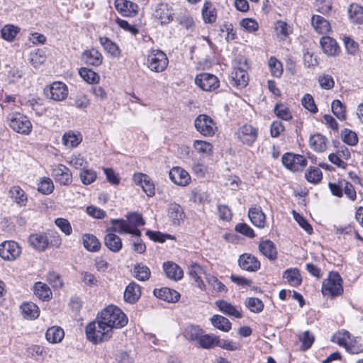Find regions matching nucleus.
<instances>
[{
  "label": "nucleus",
  "mask_w": 363,
  "mask_h": 363,
  "mask_svg": "<svg viewBox=\"0 0 363 363\" xmlns=\"http://www.w3.org/2000/svg\"><path fill=\"white\" fill-rule=\"evenodd\" d=\"M86 335L87 339L97 344L109 340L113 334V331L98 315L96 320L89 323L86 326Z\"/></svg>",
  "instance_id": "nucleus-1"
},
{
  "label": "nucleus",
  "mask_w": 363,
  "mask_h": 363,
  "mask_svg": "<svg viewBox=\"0 0 363 363\" xmlns=\"http://www.w3.org/2000/svg\"><path fill=\"white\" fill-rule=\"evenodd\" d=\"M98 315L112 331L114 328H123L128 323L125 314L121 308L113 305L106 307Z\"/></svg>",
  "instance_id": "nucleus-2"
},
{
  "label": "nucleus",
  "mask_w": 363,
  "mask_h": 363,
  "mask_svg": "<svg viewBox=\"0 0 363 363\" xmlns=\"http://www.w3.org/2000/svg\"><path fill=\"white\" fill-rule=\"evenodd\" d=\"M248 68L247 59L245 57L239 56L234 60L230 76V83L233 86L243 88L247 85L249 76L247 70Z\"/></svg>",
  "instance_id": "nucleus-3"
},
{
  "label": "nucleus",
  "mask_w": 363,
  "mask_h": 363,
  "mask_svg": "<svg viewBox=\"0 0 363 363\" xmlns=\"http://www.w3.org/2000/svg\"><path fill=\"white\" fill-rule=\"evenodd\" d=\"M7 123L9 127L15 132L28 135L33 129V125L28 118L19 112L9 114Z\"/></svg>",
  "instance_id": "nucleus-4"
},
{
  "label": "nucleus",
  "mask_w": 363,
  "mask_h": 363,
  "mask_svg": "<svg viewBox=\"0 0 363 363\" xmlns=\"http://www.w3.org/2000/svg\"><path fill=\"white\" fill-rule=\"evenodd\" d=\"M169 64L167 55L160 50H151L146 57L145 65L152 72H162Z\"/></svg>",
  "instance_id": "nucleus-5"
},
{
  "label": "nucleus",
  "mask_w": 363,
  "mask_h": 363,
  "mask_svg": "<svg viewBox=\"0 0 363 363\" xmlns=\"http://www.w3.org/2000/svg\"><path fill=\"white\" fill-rule=\"evenodd\" d=\"M324 296H338L343 293L342 279L337 272H331L322 284Z\"/></svg>",
  "instance_id": "nucleus-6"
},
{
  "label": "nucleus",
  "mask_w": 363,
  "mask_h": 363,
  "mask_svg": "<svg viewBox=\"0 0 363 363\" xmlns=\"http://www.w3.org/2000/svg\"><path fill=\"white\" fill-rule=\"evenodd\" d=\"M194 126L196 130L205 137L213 136L217 130L216 123L206 114L199 115L194 121Z\"/></svg>",
  "instance_id": "nucleus-7"
},
{
  "label": "nucleus",
  "mask_w": 363,
  "mask_h": 363,
  "mask_svg": "<svg viewBox=\"0 0 363 363\" xmlns=\"http://www.w3.org/2000/svg\"><path fill=\"white\" fill-rule=\"evenodd\" d=\"M46 96L55 101H64L68 95L67 86L60 81L52 82L45 89Z\"/></svg>",
  "instance_id": "nucleus-8"
},
{
  "label": "nucleus",
  "mask_w": 363,
  "mask_h": 363,
  "mask_svg": "<svg viewBox=\"0 0 363 363\" xmlns=\"http://www.w3.org/2000/svg\"><path fill=\"white\" fill-rule=\"evenodd\" d=\"M236 136L239 142L251 146L257 138L258 130L252 125L244 124L236 131Z\"/></svg>",
  "instance_id": "nucleus-9"
},
{
  "label": "nucleus",
  "mask_w": 363,
  "mask_h": 363,
  "mask_svg": "<svg viewBox=\"0 0 363 363\" xmlns=\"http://www.w3.org/2000/svg\"><path fill=\"white\" fill-rule=\"evenodd\" d=\"M282 163L288 169L299 172L307 165V160L303 155L288 152L283 155Z\"/></svg>",
  "instance_id": "nucleus-10"
},
{
  "label": "nucleus",
  "mask_w": 363,
  "mask_h": 363,
  "mask_svg": "<svg viewBox=\"0 0 363 363\" xmlns=\"http://www.w3.org/2000/svg\"><path fill=\"white\" fill-rule=\"evenodd\" d=\"M195 84L205 91H213L220 86L218 77L209 73H201L196 75Z\"/></svg>",
  "instance_id": "nucleus-11"
},
{
  "label": "nucleus",
  "mask_w": 363,
  "mask_h": 363,
  "mask_svg": "<svg viewBox=\"0 0 363 363\" xmlns=\"http://www.w3.org/2000/svg\"><path fill=\"white\" fill-rule=\"evenodd\" d=\"M52 176L55 182L60 185H69L72 181L70 169L62 164H57L52 168Z\"/></svg>",
  "instance_id": "nucleus-12"
},
{
  "label": "nucleus",
  "mask_w": 363,
  "mask_h": 363,
  "mask_svg": "<svg viewBox=\"0 0 363 363\" xmlns=\"http://www.w3.org/2000/svg\"><path fill=\"white\" fill-rule=\"evenodd\" d=\"M351 336L348 331L341 330L332 336L331 341L344 347L348 352L358 354V349L354 347L352 342H348L351 339Z\"/></svg>",
  "instance_id": "nucleus-13"
},
{
  "label": "nucleus",
  "mask_w": 363,
  "mask_h": 363,
  "mask_svg": "<svg viewBox=\"0 0 363 363\" xmlns=\"http://www.w3.org/2000/svg\"><path fill=\"white\" fill-rule=\"evenodd\" d=\"M169 176L173 183L181 186H187L191 181L188 172L180 167H172L169 172Z\"/></svg>",
  "instance_id": "nucleus-14"
},
{
  "label": "nucleus",
  "mask_w": 363,
  "mask_h": 363,
  "mask_svg": "<svg viewBox=\"0 0 363 363\" xmlns=\"http://www.w3.org/2000/svg\"><path fill=\"white\" fill-rule=\"evenodd\" d=\"M21 254V248L14 241L1 242V259L7 261L16 259Z\"/></svg>",
  "instance_id": "nucleus-15"
},
{
  "label": "nucleus",
  "mask_w": 363,
  "mask_h": 363,
  "mask_svg": "<svg viewBox=\"0 0 363 363\" xmlns=\"http://www.w3.org/2000/svg\"><path fill=\"white\" fill-rule=\"evenodd\" d=\"M134 182L141 186L143 190L147 196H153L155 193V184L150 177L143 173H137L133 175Z\"/></svg>",
  "instance_id": "nucleus-16"
},
{
  "label": "nucleus",
  "mask_w": 363,
  "mask_h": 363,
  "mask_svg": "<svg viewBox=\"0 0 363 363\" xmlns=\"http://www.w3.org/2000/svg\"><path fill=\"white\" fill-rule=\"evenodd\" d=\"M238 264L242 269L248 272H256L260 268V262L257 257L248 253L239 257Z\"/></svg>",
  "instance_id": "nucleus-17"
},
{
  "label": "nucleus",
  "mask_w": 363,
  "mask_h": 363,
  "mask_svg": "<svg viewBox=\"0 0 363 363\" xmlns=\"http://www.w3.org/2000/svg\"><path fill=\"white\" fill-rule=\"evenodd\" d=\"M153 16L161 24L169 23L173 20V12L167 4H158Z\"/></svg>",
  "instance_id": "nucleus-18"
},
{
  "label": "nucleus",
  "mask_w": 363,
  "mask_h": 363,
  "mask_svg": "<svg viewBox=\"0 0 363 363\" xmlns=\"http://www.w3.org/2000/svg\"><path fill=\"white\" fill-rule=\"evenodd\" d=\"M215 304L220 312L227 315L235 318H241L242 317L240 307L234 306L225 300H218L216 301Z\"/></svg>",
  "instance_id": "nucleus-19"
},
{
  "label": "nucleus",
  "mask_w": 363,
  "mask_h": 363,
  "mask_svg": "<svg viewBox=\"0 0 363 363\" xmlns=\"http://www.w3.org/2000/svg\"><path fill=\"white\" fill-rule=\"evenodd\" d=\"M116 9L124 16H133L138 12V5L128 0H116Z\"/></svg>",
  "instance_id": "nucleus-20"
},
{
  "label": "nucleus",
  "mask_w": 363,
  "mask_h": 363,
  "mask_svg": "<svg viewBox=\"0 0 363 363\" xmlns=\"http://www.w3.org/2000/svg\"><path fill=\"white\" fill-rule=\"evenodd\" d=\"M82 60L89 65L98 67L102 64L103 56L98 50L91 48L83 52Z\"/></svg>",
  "instance_id": "nucleus-21"
},
{
  "label": "nucleus",
  "mask_w": 363,
  "mask_h": 363,
  "mask_svg": "<svg viewBox=\"0 0 363 363\" xmlns=\"http://www.w3.org/2000/svg\"><path fill=\"white\" fill-rule=\"evenodd\" d=\"M28 242L33 248L40 251H45L49 245L48 238L43 233L31 234L29 236Z\"/></svg>",
  "instance_id": "nucleus-22"
},
{
  "label": "nucleus",
  "mask_w": 363,
  "mask_h": 363,
  "mask_svg": "<svg viewBox=\"0 0 363 363\" xmlns=\"http://www.w3.org/2000/svg\"><path fill=\"white\" fill-rule=\"evenodd\" d=\"M311 21L313 29L319 34H327L331 30L330 22L320 15H313Z\"/></svg>",
  "instance_id": "nucleus-23"
},
{
  "label": "nucleus",
  "mask_w": 363,
  "mask_h": 363,
  "mask_svg": "<svg viewBox=\"0 0 363 363\" xmlns=\"http://www.w3.org/2000/svg\"><path fill=\"white\" fill-rule=\"evenodd\" d=\"M168 217L173 225H179L185 218L182 207L176 203H170L168 208Z\"/></svg>",
  "instance_id": "nucleus-24"
},
{
  "label": "nucleus",
  "mask_w": 363,
  "mask_h": 363,
  "mask_svg": "<svg viewBox=\"0 0 363 363\" xmlns=\"http://www.w3.org/2000/svg\"><path fill=\"white\" fill-rule=\"evenodd\" d=\"M320 44L323 51L328 55L335 56L340 51V48L335 40L329 36L322 37Z\"/></svg>",
  "instance_id": "nucleus-25"
},
{
  "label": "nucleus",
  "mask_w": 363,
  "mask_h": 363,
  "mask_svg": "<svg viewBox=\"0 0 363 363\" xmlns=\"http://www.w3.org/2000/svg\"><path fill=\"white\" fill-rule=\"evenodd\" d=\"M251 222L257 227L263 228L265 226L266 216L259 206L251 207L248 212Z\"/></svg>",
  "instance_id": "nucleus-26"
},
{
  "label": "nucleus",
  "mask_w": 363,
  "mask_h": 363,
  "mask_svg": "<svg viewBox=\"0 0 363 363\" xmlns=\"http://www.w3.org/2000/svg\"><path fill=\"white\" fill-rule=\"evenodd\" d=\"M82 141V135L78 131L69 130L64 133L62 142L69 148L77 147Z\"/></svg>",
  "instance_id": "nucleus-27"
},
{
  "label": "nucleus",
  "mask_w": 363,
  "mask_h": 363,
  "mask_svg": "<svg viewBox=\"0 0 363 363\" xmlns=\"http://www.w3.org/2000/svg\"><path fill=\"white\" fill-rule=\"evenodd\" d=\"M189 277L197 283L198 287L201 290H205L206 285L201 278V274H204L203 267L196 262H192L188 268Z\"/></svg>",
  "instance_id": "nucleus-28"
},
{
  "label": "nucleus",
  "mask_w": 363,
  "mask_h": 363,
  "mask_svg": "<svg viewBox=\"0 0 363 363\" xmlns=\"http://www.w3.org/2000/svg\"><path fill=\"white\" fill-rule=\"evenodd\" d=\"M105 246L113 252H118L123 247L121 238L116 233L107 232L104 237Z\"/></svg>",
  "instance_id": "nucleus-29"
},
{
  "label": "nucleus",
  "mask_w": 363,
  "mask_h": 363,
  "mask_svg": "<svg viewBox=\"0 0 363 363\" xmlns=\"http://www.w3.org/2000/svg\"><path fill=\"white\" fill-rule=\"evenodd\" d=\"M153 293L156 297L172 303L177 302L180 297V294L177 291L166 287L155 289Z\"/></svg>",
  "instance_id": "nucleus-30"
},
{
  "label": "nucleus",
  "mask_w": 363,
  "mask_h": 363,
  "mask_svg": "<svg viewBox=\"0 0 363 363\" xmlns=\"http://www.w3.org/2000/svg\"><path fill=\"white\" fill-rule=\"evenodd\" d=\"M259 250L260 252L269 260L274 261L277 257L276 246L274 243L269 240L260 242L259 245Z\"/></svg>",
  "instance_id": "nucleus-31"
},
{
  "label": "nucleus",
  "mask_w": 363,
  "mask_h": 363,
  "mask_svg": "<svg viewBox=\"0 0 363 363\" xmlns=\"http://www.w3.org/2000/svg\"><path fill=\"white\" fill-rule=\"evenodd\" d=\"M84 247L89 252H96L101 249V242L93 234L85 233L82 236Z\"/></svg>",
  "instance_id": "nucleus-32"
},
{
  "label": "nucleus",
  "mask_w": 363,
  "mask_h": 363,
  "mask_svg": "<svg viewBox=\"0 0 363 363\" xmlns=\"http://www.w3.org/2000/svg\"><path fill=\"white\" fill-rule=\"evenodd\" d=\"M328 140L320 133H316L310 137L309 145L311 149L317 152H323L327 148Z\"/></svg>",
  "instance_id": "nucleus-33"
},
{
  "label": "nucleus",
  "mask_w": 363,
  "mask_h": 363,
  "mask_svg": "<svg viewBox=\"0 0 363 363\" xmlns=\"http://www.w3.org/2000/svg\"><path fill=\"white\" fill-rule=\"evenodd\" d=\"M164 271L167 277L171 279L180 280L184 275L183 270L175 263L167 262L163 264Z\"/></svg>",
  "instance_id": "nucleus-34"
},
{
  "label": "nucleus",
  "mask_w": 363,
  "mask_h": 363,
  "mask_svg": "<svg viewBox=\"0 0 363 363\" xmlns=\"http://www.w3.org/2000/svg\"><path fill=\"white\" fill-rule=\"evenodd\" d=\"M141 291L139 285L135 282L130 283L124 291V300L130 303L136 302L140 297Z\"/></svg>",
  "instance_id": "nucleus-35"
},
{
  "label": "nucleus",
  "mask_w": 363,
  "mask_h": 363,
  "mask_svg": "<svg viewBox=\"0 0 363 363\" xmlns=\"http://www.w3.org/2000/svg\"><path fill=\"white\" fill-rule=\"evenodd\" d=\"M283 278L291 286L296 287L302 282V277L297 268H289L283 273Z\"/></svg>",
  "instance_id": "nucleus-36"
},
{
  "label": "nucleus",
  "mask_w": 363,
  "mask_h": 363,
  "mask_svg": "<svg viewBox=\"0 0 363 363\" xmlns=\"http://www.w3.org/2000/svg\"><path fill=\"white\" fill-rule=\"evenodd\" d=\"M6 80L9 83H16L23 77V73L16 65H6L4 71Z\"/></svg>",
  "instance_id": "nucleus-37"
},
{
  "label": "nucleus",
  "mask_w": 363,
  "mask_h": 363,
  "mask_svg": "<svg viewBox=\"0 0 363 363\" xmlns=\"http://www.w3.org/2000/svg\"><path fill=\"white\" fill-rule=\"evenodd\" d=\"M65 336L64 330L60 326L50 327L45 333V338L52 344L60 342Z\"/></svg>",
  "instance_id": "nucleus-38"
},
{
  "label": "nucleus",
  "mask_w": 363,
  "mask_h": 363,
  "mask_svg": "<svg viewBox=\"0 0 363 363\" xmlns=\"http://www.w3.org/2000/svg\"><path fill=\"white\" fill-rule=\"evenodd\" d=\"M111 226L106 229V232L112 233H118L119 234L127 233L130 227V223L125 219H115L110 220Z\"/></svg>",
  "instance_id": "nucleus-39"
},
{
  "label": "nucleus",
  "mask_w": 363,
  "mask_h": 363,
  "mask_svg": "<svg viewBox=\"0 0 363 363\" xmlns=\"http://www.w3.org/2000/svg\"><path fill=\"white\" fill-rule=\"evenodd\" d=\"M9 194L13 201L20 207L26 206L28 196L26 192L18 186H13L9 190Z\"/></svg>",
  "instance_id": "nucleus-40"
},
{
  "label": "nucleus",
  "mask_w": 363,
  "mask_h": 363,
  "mask_svg": "<svg viewBox=\"0 0 363 363\" xmlns=\"http://www.w3.org/2000/svg\"><path fill=\"white\" fill-rule=\"evenodd\" d=\"M22 315L28 320H34L39 316L38 306L33 302H26L21 306Z\"/></svg>",
  "instance_id": "nucleus-41"
},
{
  "label": "nucleus",
  "mask_w": 363,
  "mask_h": 363,
  "mask_svg": "<svg viewBox=\"0 0 363 363\" xmlns=\"http://www.w3.org/2000/svg\"><path fill=\"white\" fill-rule=\"evenodd\" d=\"M35 295L43 301H48L52 296L49 286L43 282H36L33 286Z\"/></svg>",
  "instance_id": "nucleus-42"
},
{
  "label": "nucleus",
  "mask_w": 363,
  "mask_h": 363,
  "mask_svg": "<svg viewBox=\"0 0 363 363\" xmlns=\"http://www.w3.org/2000/svg\"><path fill=\"white\" fill-rule=\"evenodd\" d=\"M193 147L198 154L202 156H210L213 153V145L205 140H194Z\"/></svg>",
  "instance_id": "nucleus-43"
},
{
  "label": "nucleus",
  "mask_w": 363,
  "mask_h": 363,
  "mask_svg": "<svg viewBox=\"0 0 363 363\" xmlns=\"http://www.w3.org/2000/svg\"><path fill=\"white\" fill-rule=\"evenodd\" d=\"M211 322L213 327L221 331L228 332L231 329L232 324L230 320L220 315H213Z\"/></svg>",
  "instance_id": "nucleus-44"
},
{
  "label": "nucleus",
  "mask_w": 363,
  "mask_h": 363,
  "mask_svg": "<svg viewBox=\"0 0 363 363\" xmlns=\"http://www.w3.org/2000/svg\"><path fill=\"white\" fill-rule=\"evenodd\" d=\"M350 19L356 23H363V7L357 4H351L348 8Z\"/></svg>",
  "instance_id": "nucleus-45"
},
{
  "label": "nucleus",
  "mask_w": 363,
  "mask_h": 363,
  "mask_svg": "<svg viewBox=\"0 0 363 363\" xmlns=\"http://www.w3.org/2000/svg\"><path fill=\"white\" fill-rule=\"evenodd\" d=\"M184 336L190 341H199L201 335L203 333V330L199 325H188L184 330Z\"/></svg>",
  "instance_id": "nucleus-46"
},
{
  "label": "nucleus",
  "mask_w": 363,
  "mask_h": 363,
  "mask_svg": "<svg viewBox=\"0 0 363 363\" xmlns=\"http://www.w3.org/2000/svg\"><path fill=\"white\" fill-rule=\"evenodd\" d=\"M99 42L104 49L113 57H118L120 50L118 45L106 37H100Z\"/></svg>",
  "instance_id": "nucleus-47"
},
{
  "label": "nucleus",
  "mask_w": 363,
  "mask_h": 363,
  "mask_svg": "<svg viewBox=\"0 0 363 363\" xmlns=\"http://www.w3.org/2000/svg\"><path fill=\"white\" fill-rule=\"evenodd\" d=\"M199 346L204 349H211L217 346L218 336L209 334H202L198 341Z\"/></svg>",
  "instance_id": "nucleus-48"
},
{
  "label": "nucleus",
  "mask_w": 363,
  "mask_h": 363,
  "mask_svg": "<svg viewBox=\"0 0 363 363\" xmlns=\"http://www.w3.org/2000/svg\"><path fill=\"white\" fill-rule=\"evenodd\" d=\"M277 35L281 40L286 39L292 32V28L286 22L277 21L274 25Z\"/></svg>",
  "instance_id": "nucleus-49"
},
{
  "label": "nucleus",
  "mask_w": 363,
  "mask_h": 363,
  "mask_svg": "<svg viewBox=\"0 0 363 363\" xmlns=\"http://www.w3.org/2000/svg\"><path fill=\"white\" fill-rule=\"evenodd\" d=\"M202 16L205 23H211L216 21V11L212 4L206 2L202 9Z\"/></svg>",
  "instance_id": "nucleus-50"
},
{
  "label": "nucleus",
  "mask_w": 363,
  "mask_h": 363,
  "mask_svg": "<svg viewBox=\"0 0 363 363\" xmlns=\"http://www.w3.org/2000/svg\"><path fill=\"white\" fill-rule=\"evenodd\" d=\"M54 190V184L52 180L46 177L40 178L38 184V191L43 194L49 195Z\"/></svg>",
  "instance_id": "nucleus-51"
},
{
  "label": "nucleus",
  "mask_w": 363,
  "mask_h": 363,
  "mask_svg": "<svg viewBox=\"0 0 363 363\" xmlns=\"http://www.w3.org/2000/svg\"><path fill=\"white\" fill-rule=\"evenodd\" d=\"M331 108L333 114L340 120L347 119L346 106L338 99L332 102Z\"/></svg>",
  "instance_id": "nucleus-52"
},
{
  "label": "nucleus",
  "mask_w": 363,
  "mask_h": 363,
  "mask_svg": "<svg viewBox=\"0 0 363 363\" xmlns=\"http://www.w3.org/2000/svg\"><path fill=\"white\" fill-rule=\"evenodd\" d=\"M268 67L270 70L271 74L274 77L279 78L283 74V65L282 63L277 60L275 57H271L268 61Z\"/></svg>",
  "instance_id": "nucleus-53"
},
{
  "label": "nucleus",
  "mask_w": 363,
  "mask_h": 363,
  "mask_svg": "<svg viewBox=\"0 0 363 363\" xmlns=\"http://www.w3.org/2000/svg\"><path fill=\"white\" fill-rule=\"evenodd\" d=\"M305 177L308 182L318 184L323 178V173L318 167H310L305 173Z\"/></svg>",
  "instance_id": "nucleus-54"
},
{
  "label": "nucleus",
  "mask_w": 363,
  "mask_h": 363,
  "mask_svg": "<svg viewBox=\"0 0 363 363\" xmlns=\"http://www.w3.org/2000/svg\"><path fill=\"white\" fill-rule=\"evenodd\" d=\"M317 81L318 82L320 87L325 90H330L335 86V81L333 77L328 74H320L318 77Z\"/></svg>",
  "instance_id": "nucleus-55"
},
{
  "label": "nucleus",
  "mask_w": 363,
  "mask_h": 363,
  "mask_svg": "<svg viewBox=\"0 0 363 363\" xmlns=\"http://www.w3.org/2000/svg\"><path fill=\"white\" fill-rule=\"evenodd\" d=\"M245 306L253 313H259L264 308L263 302L255 297H250L246 298L245 301Z\"/></svg>",
  "instance_id": "nucleus-56"
},
{
  "label": "nucleus",
  "mask_w": 363,
  "mask_h": 363,
  "mask_svg": "<svg viewBox=\"0 0 363 363\" xmlns=\"http://www.w3.org/2000/svg\"><path fill=\"white\" fill-rule=\"evenodd\" d=\"M79 73L82 78L89 84L97 83L99 80V75L92 69L82 67L79 69Z\"/></svg>",
  "instance_id": "nucleus-57"
},
{
  "label": "nucleus",
  "mask_w": 363,
  "mask_h": 363,
  "mask_svg": "<svg viewBox=\"0 0 363 363\" xmlns=\"http://www.w3.org/2000/svg\"><path fill=\"white\" fill-rule=\"evenodd\" d=\"M96 172L90 169L84 168L79 173V178L81 182L84 185H89L96 179Z\"/></svg>",
  "instance_id": "nucleus-58"
},
{
  "label": "nucleus",
  "mask_w": 363,
  "mask_h": 363,
  "mask_svg": "<svg viewBox=\"0 0 363 363\" xmlns=\"http://www.w3.org/2000/svg\"><path fill=\"white\" fill-rule=\"evenodd\" d=\"M19 32V28L13 25L8 24L1 28V38L7 41H12L17 33Z\"/></svg>",
  "instance_id": "nucleus-59"
},
{
  "label": "nucleus",
  "mask_w": 363,
  "mask_h": 363,
  "mask_svg": "<svg viewBox=\"0 0 363 363\" xmlns=\"http://www.w3.org/2000/svg\"><path fill=\"white\" fill-rule=\"evenodd\" d=\"M206 279L208 284L216 292L223 293V292L227 291L226 286L221 281H220L218 279V278L216 277L215 276L210 274H206Z\"/></svg>",
  "instance_id": "nucleus-60"
},
{
  "label": "nucleus",
  "mask_w": 363,
  "mask_h": 363,
  "mask_svg": "<svg viewBox=\"0 0 363 363\" xmlns=\"http://www.w3.org/2000/svg\"><path fill=\"white\" fill-rule=\"evenodd\" d=\"M302 106L311 113H316L318 111L314 99L310 94H305L301 99Z\"/></svg>",
  "instance_id": "nucleus-61"
},
{
  "label": "nucleus",
  "mask_w": 363,
  "mask_h": 363,
  "mask_svg": "<svg viewBox=\"0 0 363 363\" xmlns=\"http://www.w3.org/2000/svg\"><path fill=\"white\" fill-rule=\"evenodd\" d=\"M134 273L135 278L140 281L147 280L150 276V269L143 264H138L135 266Z\"/></svg>",
  "instance_id": "nucleus-62"
},
{
  "label": "nucleus",
  "mask_w": 363,
  "mask_h": 363,
  "mask_svg": "<svg viewBox=\"0 0 363 363\" xmlns=\"http://www.w3.org/2000/svg\"><path fill=\"white\" fill-rule=\"evenodd\" d=\"M177 21L180 26L186 30H190L194 26L193 17L187 13H181L178 15Z\"/></svg>",
  "instance_id": "nucleus-63"
},
{
  "label": "nucleus",
  "mask_w": 363,
  "mask_h": 363,
  "mask_svg": "<svg viewBox=\"0 0 363 363\" xmlns=\"http://www.w3.org/2000/svg\"><path fill=\"white\" fill-rule=\"evenodd\" d=\"M274 113L278 118L284 121H289L292 118V115L289 108L282 104H279L275 106Z\"/></svg>",
  "instance_id": "nucleus-64"
}]
</instances>
